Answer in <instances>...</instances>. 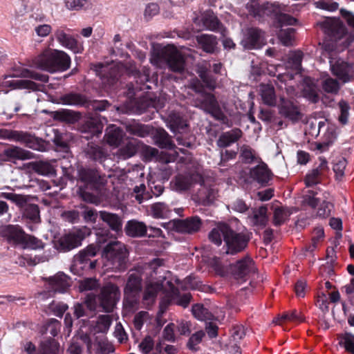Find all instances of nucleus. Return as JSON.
<instances>
[{
  "mask_svg": "<svg viewBox=\"0 0 354 354\" xmlns=\"http://www.w3.org/2000/svg\"><path fill=\"white\" fill-rule=\"evenodd\" d=\"M96 254L97 248L93 245H88L74 257L73 267L77 270H92L95 268L96 261H91V258L95 257Z\"/></svg>",
  "mask_w": 354,
  "mask_h": 354,
  "instance_id": "nucleus-13",
  "label": "nucleus"
},
{
  "mask_svg": "<svg viewBox=\"0 0 354 354\" xmlns=\"http://www.w3.org/2000/svg\"><path fill=\"white\" fill-rule=\"evenodd\" d=\"M97 309L96 295L88 294L82 303H77L74 306V315L76 318L90 317Z\"/></svg>",
  "mask_w": 354,
  "mask_h": 354,
  "instance_id": "nucleus-18",
  "label": "nucleus"
},
{
  "mask_svg": "<svg viewBox=\"0 0 354 354\" xmlns=\"http://www.w3.org/2000/svg\"><path fill=\"white\" fill-rule=\"evenodd\" d=\"M111 322L112 319L110 315H100L95 323L94 330L97 333H105L109 330Z\"/></svg>",
  "mask_w": 354,
  "mask_h": 354,
  "instance_id": "nucleus-55",
  "label": "nucleus"
},
{
  "mask_svg": "<svg viewBox=\"0 0 354 354\" xmlns=\"http://www.w3.org/2000/svg\"><path fill=\"white\" fill-rule=\"evenodd\" d=\"M81 117V113L70 109H61L54 113V118L57 120L75 123Z\"/></svg>",
  "mask_w": 354,
  "mask_h": 354,
  "instance_id": "nucleus-44",
  "label": "nucleus"
},
{
  "mask_svg": "<svg viewBox=\"0 0 354 354\" xmlns=\"http://www.w3.org/2000/svg\"><path fill=\"white\" fill-rule=\"evenodd\" d=\"M259 91L261 99L264 104L269 106H274L276 104V95L274 88L272 84H260Z\"/></svg>",
  "mask_w": 354,
  "mask_h": 354,
  "instance_id": "nucleus-42",
  "label": "nucleus"
},
{
  "mask_svg": "<svg viewBox=\"0 0 354 354\" xmlns=\"http://www.w3.org/2000/svg\"><path fill=\"white\" fill-rule=\"evenodd\" d=\"M198 74L207 88L211 90L215 88L216 79L211 74L209 68L206 66H201L198 71Z\"/></svg>",
  "mask_w": 354,
  "mask_h": 354,
  "instance_id": "nucleus-49",
  "label": "nucleus"
},
{
  "mask_svg": "<svg viewBox=\"0 0 354 354\" xmlns=\"http://www.w3.org/2000/svg\"><path fill=\"white\" fill-rule=\"evenodd\" d=\"M320 26L332 41H340L345 35L344 27L337 20L327 19Z\"/></svg>",
  "mask_w": 354,
  "mask_h": 354,
  "instance_id": "nucleus-19",
  "label": "nucleus"
},
{
  "mask_svg": "<svg viewBox=\"0 0 354 354\" xmlns=\"http://www.w3.org/2000/svg\"><path fill=\"white\" fill-rule=\"evenodd\" d=\"M250 176L261 185H266L271 179L272 173L266 163L261 162L250 169Z\"/></svg>",
  "mask_w": 354,
  "mask_h": 354,
  "instance_id": "nucleus-28",
  "label": "nucleus"
},
{
  "mask_svg": "<svg viewBox=\"0 0 354 354\" xmlns=\"http://www.w3.org/2000/svg\"><path fill=\"white\" fill-rule=\"evenodd\" d=\"M90 228L84 226L62 234L54 241V248L60 252L71 251L82 245V241L90 234Z\"/></svg>",
  "mask_w": 354,
  "mask_h": 354,
  "instance_id": "nucleus-6",
  "label": "nucleus"
},
{
  "mask_svg": "<svg viewBox=\"0 0 354 354\" xmlns=\"http://www.w3.org/2000/svg\"><path fill=\"white\" fill-rule=\"evenodd\" d=\"M194 316L200 320L210 319L212 315L202 304H196L192 308Z\"/></svg>",
  "mask_w": 354,
  "mask_h": 354,
  "instance_id": "nucleus-61",
  "label": "nucleus"
},
{
  "mask_svg": "<svg viewBox=\"0 0 354 354\" xmlns=\"http://www.w3.org/2000/svg\"><path fill=\"white\" fill-rule=\"evenodd\" d=\"M103 124L97 117L90 116L87 118L84 123L81 127L82 133H90L91 136H98L102 133Z\"/></svg>",
  "mask_w": 354,
  "mask_h": 354,
  "instance_id": "nucleus-34",
  "label": "nucleus"
},
{
  "mask_svg": "<svg viewBox=\"0 0 354 354\" xmlns=\"http://www.w3.org/2000/svg\"><path fill=\"white\" fill-rule=\"evenodd\" d=\"M339 344L343 346L346 351L354 354V335L350 333H346L339 342Z\"/></svg>",
  "mask_w": 354,
  "mask_h": 354,
  "instance_id": "nucleus-64",
  "label": "nucleus"
},
{
  "mask_svg": "<svg viewBox=\"0 0 354 354\" xmlns=\"http://www.w3.org/2000/svg\"><path fill=\"white\" fill-rule=\"evenodd\" d=\"M240 158L245 164H250L259 159L256 151L249 145H243L240 148ZM259 160H261L259 158Z\"/></svg>",
  "mask_w": 354,
  "mask_h": 354,
  "instance_id": "nucleus-50",
  "label": "nucleus"
},
{
  "mask_svg": "<svg viewBox=\"0 0 354 354\" xmlns=\"http://www.w3.org/2000/svg\"><path fill=\"white\" fill-rule=\"evenodd\" d=\"M99 216L104 223L109 225L112 231L116 233L122 231V219L118 214L107 211H100Z\"/></svg>",
  "mask_w": 354,
  "mask_h": 354,
  "instance_id": "nucleus-31",
  "label": "nucleus"
},
{
  "mask_svg": "<svg viewBox=\"0 0 354 354\" xmlns=\"http://www.w3.org/2000/svg\"><path fill=\"white\" fill-rule=\"evenodd\" d=\"M21 245L24 248L32 250L40 249L44 247V243L40 239L27 234H25L24 241L21 242Z\"/></svg>",
  "mask_w": 354,
  "mask_h": 354,
  "instance_id": "nucleus-59",
  "label": "nucleus"
},
{
  "mask_svg": "<svg viewBox=\"0 0 354 354\" xmlns=\"http://www.w3.org/2000/svg\"><path fill=\"white\" fill-rule=\"evenodd\" d=\"M120 298V291L118 286L112 283H108L101 288L100 292L96 295L97 305L106 313L113 311Z\"/></svg>",
  "mask_w": 354,
  "mask_h": 354,
  "instance_id": "nucleus-9",
  "label": "nucleus"
},
{
  "mask_svg": "<svg viewBox=\"0 0 354 354\" xmlns=\"http://www.w3.org/2000/svg\"><path fill=\"white\" fill-rule=\"evenodd\" d=\"M33 64L50 73L65 71L70 68L71 58L62 50L48 49L33 59Z\"/></svg>",
  "mask_w": 354,
  "mask_h": 354,
  "instance_id": "nucleus-1",
  "label": "nucleus"
},
{
  "mask_svg": "<svg viewBox=\"0 0 354 354\" xmlns=\"http://www.w3.org/2000/svg\"><path fill=\"white\" fill-rule=\"evenodd\" d=\"M20 77L24 78H30L43 83L48 82L49 76L48 75L41 74L27 68H24L19 75Z\"/></svg>",
  "mask_w": 354,
  "mask_h": 354,
  "instance_id": "nucleus-60",
  "label": "nucleus"
},
{
  "mask_svg": "<svg viewBox=\"0 0 354 354\" xmlns=\"http://www.w3.org/2000/svg\"><path fill=\"white\" fill-rule=\"evenodd\" d=\"M203 225V221L198 216L187 217L185 219L178 220L175 223L176 230L185 234L198 232Z\"/></svg>",
  "mask_w": 354,
  "mask_h": 354,
  "instance_id": "nucleus-22",
  "label": "nucleus"
},
{
  "mask_svg": "<svg viewBox=\"0 0 354 354\" xmlns=\"http://www.w3.org/2000/svg\"><path fill=\"white\" fill-rule=\"evenodd\" d=\"M25 234L23 229L18 225H7L0 227V235L9 242L21 245Z\"/></svg>",
  "mask_w": 354,
  "mask_h": 354,
  "instance_id": "nucleus-24",
  "label": "nucleus"
},
{
  "mask_svg": "<svg viewBox=\"0 0 354 354\" xmlns=\"http://www.w3.org/2000/svg\"><path fill=\"white\" fill-rule=\"evenodd\" d=\"M202 21L204 26L209 30L219 32L224 31L223 24L213 12H206L203 15Z\"/></svg>",
  "mask_w": 354,
  "mask_h": 354,
  "instance_id": "nucleus-41",
  "label": "nucleus"
},
{
  "mask_svg": "<svg viewBox=\"0 0 354 354\" xmlns=\"http://www.w3.org/2000/svg\"><path fill=\"white\" fill-rule=\"evenodd\" d=\"M59 348V343L55 339L49 338L41 342L37 354H57Z\"/></svg>",
  "mask_w": 354,
  "mask_h": 354,
  "instance_id": "nucleus-47",
  "label": "nucleus"
},
{
  "mask_svg": "<svg viewBox=\"0 0 354 354\" xmlns=\"http://www.w3.org/2000/svg\"><path fill=\"white\" fill-rule=\"evenodd\" d=\"M142 276L143 269L142 268L130 270L124 290V304L126 306L131 308H135L138 306L142 290Z\"/></svg>",
  "mask_w": 354,
  "mask_h": 354,
  "instance_id": "nucleus-4",
  "label": "nucleus"
},
{
  "mask_svg": "<svg viewBox=\"0 0 354 354\" xmlns=\"http://www.w3.org/2000/svg\"><path fill=\"white\" fill-rule=\"evenodd\" d=\"M0 196L10 201L21 209L24 218L35 223H38L41 221L39 206L36 204L28 203L30 198V196L12 192H2Z\"/></svg>",
  "mask_w": 354,
  "mask_h": 354,
  "instance_id": "nucleus-7",
  "label": "nucleus"
},
{
  "mask_svg": "<svg viewBox=\"0 0 354 354\" xmlns=\"http://www.w3.org/2000/svg\"><path fill=\"white\" fill-rule=\"evenodd\" d=\"M198 198L203 205H207L213 203L217 196V192L212 187H203L198 192Z\"/></svg>",
  "mask_w": 354,
  "mask_h": 354,
  "instance_id": "nucleus-51",
  "label": "nucleus"
},
{
  "mask_svg": "<svg viewBox=\"0 0 354 354\" xmlns=\"http://www.w3.org/2000/svg\"><path fill=\"white\" fill-rule=\"evenodd\" d=\"M330 68L333 74L343 82L351 81L354 76L353 64L341 59L330 62Z\"/></svg>",
  "mask_w": 354,
  "mask_h": 354,
  "instance_id": "nucleus-14",
  "label": "nucleus"
},
{
  "mask_svg": "<svg viewBox=\"0 0 354 354\" xmlns=\"http://www.w3.org/2000/svg\"><path fill=\"white\" fill-rule=\"evenodd\" d=\"M106 141L110 145L118 146L122 139V132L118 129H112L106 133Z\"/></svg>",
  "mask_w": 354,
  "mask_h": 354,
  "instance_id": "nucleus-63",
  "label": "nucleus"
},
{
  "mask_svg": "<svg viewBox=\"0 0 354 354\" xmlns=\"http://www.w3.org/2000/svg\"><path fill=\"white\" fill-rule=\"evenodd\" d=\"M2 154L7 161L24 160L32 158L31 152L16 146H11L5 149Z\"/></svg>",
  "mask_w": 354,
  "mask_h": 354,
  "instance_id": "nucleus-33",
  "label": "nucleus"
},
{
  "mask_svg": "<svg viewBox=\"0 0 354 354\" xmlns=\"http://www.w3.org/2000/svg\"><path fill=\"white\" fill-rule=\"evenodd\" d=\"M192 295L190 293L180 294L179 290L174 286L171 285L170 291L167 293L165 299L162 301L160 308H166L169 304H175L178 306L186 308L191 301Z\"/></svg>",
  "mask_w": 354,
  "mask_h": 354,
  "instance_id": "nucleus-16",
  "label": "nucleus"
},
{
  "mask_svg": "<svg viewBox=\"0 0 354 354\" xmlns=\"http://www.w3.org/2000/svg\"><path fill=\"white\" fill-rule=\"evenodd\" d=\"M80 207L83 209L80 215L82 216L84 221L87 223H95L99 212L95 209L85 205H80Z\"/></svg>",
  "mask_w": 354,
  "mask_h": 354,
  "instance_id": "nucleus-56",
  "label": "nucleus"
},
{
  "mask_svg": "<svg viewBox=\"0 0 354 354\" xmlns=\"http://www.w3.org/2000/svg\"><path fill=\"white\" fill-rule=\"evenodd\" d=\"M250 240L247 232H237L230 227L225 239L227 246L226 254L234 255L243 251Z\"/></svg>",
  "mask_w": 354,
  "mask_h": 354,
  "instance_id": "nucleus-11",
  "label": "nucleus"
},
{
  "mask_svg": "<svg viewBox=\"0 0 354 354\" xmlns=\"http://www.w3.org/2000/svg\"><path fill=\"white\" fill-rule=\"evenodd\" d=\"M168 127L172 131L178 129H183L185 126V121L179 113L171 111L167 118Z\"/></svg>",
  "mask_w": 354,
  "mask_h": 354,
  "instance_id": "nucleus-48",
  "label": "nucleus"
},
{
  "mask_svg": "<svg viewBox=\"0 0 354 354\" xmlns=\"http://www.w3.org/2000/svg\"><path fill=\"white\" fill-rule=\"evenodd\" d=\"M79 196L85 202L98 205L100 203V198L94 193H91L85 188L80 187L79 188Z\"/></svg>",
  "mask_w": 354,
  "mask_h": 354,
  "instance_id": "nucleus-62",
  "label": "nucleus"
},
{
  "mask_svg": "<svg viewBox=\"0 0 354 354\" xmlns=\"http://www.w3.org/2000/svg\"><path fill=\"white\" fill-rule=\"evenodd\" d=\"M194 174H178L170 182L172 190L178 192H184L189 190L195 183Z\"/></svg>",
  "mask_w": 354,
  "mask_h": 354,
  "instance_id": "nucleus-25",
  "label": "nucleus"
},
{
  "mask_svg": "<svg viewBox=\"0 0 354 354\" xmlns=\"http://www.w3.org/2000/svg\"><path fill=\"white\" fill-rule=\"evenodd\" d=\"M0 137L10 140L21 142L26 147L33 150L44 151L46 150V142L28 133L15 130L1 129Z\"/></svg>",
  "mask_w": 354,
  "mask_h": 354,
  "instance_id": "nucleus-8",
  "label": "nucleus"
},
{
  "mask_svg": "<svg viewBox=\"0 0 354 354\" xmlns=\"http://www.w3.org/2000/svg\"><path fill=\"white\" fill-rule=\"evenodd\" d=\"M162 288V286L159 283H150L147 286L142 297V303L147 308L154 304L157 294Z\"/></svg>",
  "mask_w": 354,
  "mask_h": 354,
  "instance_id": "nucleus-36",
  "label": "nucleus"
},
{
  "mask_svg": "<svg viewBox=\"0 0 354 354\" xmlns=\"http://www.w3.org/2000/svg\"><path fill=\"white\" fill-rule=\"evenodd\" d=\"M88 98L82 93L69 92L61 95L59 102L64 105L86 108Z\"/></svg>",
  "mask_w": 354,
  "mask_h": 354,
  "instance_id": "nucleus-29",
  "label": "nucleus"
},
{
  "mask_svg": "<svg viewBox=\"0 0 354 354\" xmlns=\"http://www.w3.org/2000/svg\"><path fill=\"white\" fill-rule=\"evenodd\" d=\"M264 43L263 32L257 28L248 29L241 41L244 48L248 49L261 48Z\"/></svg>",
  "mask_w": 354,
  "mask_h": 354,
  "instance_id": "nucleus-21",
  "label": "nucleus"
},
{
  "mask_svg": "<svg viewBox=\"0 0 354 354\" xmlns=\"http://www.w3.org/2000/svg\"><path fill=\"white\" fill-rule=\"evenodd\" d=\"M319 160V165L313 168L305 176L304 182L306 187H312L319 183L322 178L325 176L329 170L325 158L320 157Z\"/></svg>",
  "mask_w": 354,
  "mask_h": 354,
  "instance_id": "nucleus-20",
  "label": "nucleus"
},
{
  "mask_svg": "<svg viewBox=\"0 0 354 354\" xmlns=\"http://www.w3.org/2000/svg\"><path fill=\"white\" fill-rule=\"evenodd\" d=\"M2 86L10 87L12 89H29L37 91H41L44 85L29 80H8V77H6L2 82Z\"/></svg>",
  "mask_w": 354,
  "mask_h": 354,
  "instance_id": "nucleus-26",
  "label": "nucleus"
},
{
  "mask_svg": "<svg viewBox=\"0 0 354 354\" xmlns=\"http://www.w3.org/2000/svg\"><path fill=\"white\" fill-rule=\"evenodd\" d=\"M194 105L210 114L215 120L221 123L231 126L229 118L224 114L216 97L210 93H205L194 99Z\"/></svg>",
  "mask_w": 354,
  "mask_h": 354,
  "instance_id": "nucleus-5",
  "label": "nucleus"
},
{
  "mask_svg": "<svg viewBox=\"0 0 354 354\" xmlns=\"http://www.w3.org/2000/svg\"><path fill=\"white\" fill-rule=\"evenodd\" d=\"M70 286V278L63 272H58L49 277L45 283V288L50 293L65 292Z\"/></svg>",
  "mask_w": 354,
  "mask_h": 354,
  "instance_id": "nucleus-17",
  "label": "nucleus"
},
{
  "mask_svg": "<svg viewBox=\"0 0 354 354\" xmlns=\"http://www.w3.org/2000/svg\"><path fill=\"white\" fill-rule=\"evenodd\" d=\"M105 266L114 271H124L129 261V251L126 245L118 241H110L104 248Z\"/></svg>",
  "mask_w": 354,
  "mask_h": 354,
  "instance_id": "nucleus-2",
  "label": "nucleus"
},
{
  "mask_svg": "<svg viewBox=\"0 0 354 354\" xmlns=\"http://www.w3.org/2000/svg\"><path fill=\"white\" fill-rule=\"evenodd\" d=\"M153 138L156 144L160 148L172 149L175 146L171 141L170 136L162 128L156 129Z\"/></svg>",
  "mask_w": 354,
  "mask_h": 354,
  "instance_id": "nucleus-40",
  "label": "nucleus"
},
{
  "mask_svg": "<svg viewBox=\"0 0 354 354\" xmlns=\"http://www.w3.org/2000/svg\"><path fill=\"white\" fill-rule=\"evenodd\" d=\"M247 9L250 15L261 19L264 16H270L276 19L277 15L281 11H286V7L277 2H266L260 5L258 3H248Z\"/></svg>",
  "mask_w": 354,
  "mask_h": 354,
  "instance_id": "nucleus-12",
  "label": "nucleus"
},
{
  "mask_svg": "<svg viewBox=\"0 0 354 354\" xmlns=\"http://www.w3.org/2000/svg\"><path fill=\"white\" fill-rule=\"evenodd\" d=\"M126 130L131 135L144 138L150 134L152 128L149 125L133 122L126 126Z\"/></svg>",
  "mask_w": 354,
  "mask_h": 354,
  "instance_id": "nucleus-45",
  "label": "nucleus"
},
{
  "mask_svg": "<svg viewBox=\"0 0 354 354\" xmlns=\"http://www.w3.org/2000/svg\"><path fill=\"white\" fill-rule=\"evenodd\" d=\"M149 73L147 71H145L143 73H137L135 75L136 79L135 84L131 83V87L129 88L131 93H135L138 91H142L150 89L151 87L147 84L149 81Z\"/></svg>",
  "mask_w": 354,
  "mask_h": 354,
  "instance_id": "nucleus-43",
  "label": "nucleus"
},
{
  "mask_svg": "<svg viewBox=\"0 0 354 354\" xmlns=\"http://www.w3.org/2000/svg\"><path fill=\"white\" fill-rule=\"evenodd\" d=\"M267 212L268 208L266 206H261L259 208L252 209L248 218L253 226L263 229L268 222Z\"/></svg>",
  "mask_w": 354,
  "mask_h": 354,
  "instance_id": "nucleus-30",
  "label": "nucleus"
},
{
  "mask_svg": "<svg viewBox=\"0 0 354 354\" xmlns=\"http://www.w3.org/2000/svg\"><path fill=\"white\" fill-rule=\"evenodd\" d=\"M78 178L84 183L86 188H90L96 193H101L106 183V176L94 168L81 167L78 169Z\"/></svg>",
  "mask_w": 354,
  "mask_h": 354,
  "instance_id": "nucleus-10",
  "label": "nucleus"
},
{
  "mask_svg": "<svg viewBox=\"0 0 354 354\" xmlns=\"http://www.w3.org/2000/svg\"><path fill=\"white\" fill-rule=\"evenodd\" d=\"M205 335V334L203 330H198L192 334L187 343V347L193 352L198 351L200 349L198 345Z\"/></svg>",
  "mask_w": 354,
  "mask_h": 354,
  "instance_id": "nucleus-57",
  "label": "nucleus"
},
{
  "mask_svg": "<svg viewBox=\"0 0 354 354\" xmlns=\"http://www.w3.org/2000/svg\"><path fill=\"white\" fill-rule=\"evenodd\" d=\"M96 354H110L114 352L115 348L111 342L103 337L96 338Z\"/></svg>",
  "mask_w": 354,
  "mask_h": 354,
  "instance_id": "nucleus-53",
  "label": "nucleus"
},
{
  "mask_svg": "<svg viewBox=\"0 0 354 354\" xmlns=\"http://www.w3.org/2000/svg\"><path fill=\"white\" fill-rule=\"evenodd\" d=\"M231 272L236 279H244L251 274L256 272L257 268L254 261L249 257H245L231 265Z\"/></svg>",
  "mask_w": 354,
  "mask_h": 354,
  "instance_id": "nucleus-15",
  "label": "nucleus"
},
{
  "mask_svg": "<svg viewBox=\"0 0 354 354\" xmlns=\"http://www.w3.org/2000/svg\"><path fill=\"white\" fill-rule=\"evenodd\" d=\"M324 236V232L323 228L319 227L315 228L311 239V243L308 246H306V251L313 253L318 247L319 243L323 241Z\"/></svg>",
  "mask_w": 354,
  "mask_h": 354,
  "instance_id": "nucleus-52",
  "label": "nucleus"
},
{
  "mask_svg": "<svg viewBox=\"0 0 354 354\" xmlns=\"http://www.w3.org/2000/svg\"><path fill=\"white\" fill-rule=\"evenodd\" d=\"M125 231L129 236L140 237L146 235L147 226L143 222L131 220L127 222Z\"/></svg>",
  "mask_w": 354,
  "mask_h": 354,
  "instance_id": "nucleus-39",
  "label": "nucleus"
},
{
  "mask_svg": "<svg viewBox=\"0 0 354 354\" xmlns=\"http://www.w3.org/2000/svg\"><path fill=\"white\" fill-rule=\"evenodd\" d=\"M243 136V131L239 128L222 133L216 141L218 147L225 148L237 142Z\"/></svg>",
  "mask_w": 354,
  "mask_h": 354,
  "instance_id": "nucleus-32",
  "label": "nucleus"
},
{
  "mask_svg": "<svg viewBox=\"0 0 354 354\" xmlns=\"http://www.w3.org/2000/svg\"><path fill=\"white\" fill-rule=\"evenodd\" d=\"M56 39L65 48L70 49L74 53H81L83 46L78 42L72 35L65 32L62 28H59L55 32Z\"/></svg>",
  "mask_w": 354,
  "mask_h": 354,
  "instance_id": "nucleus-23",
  "label": "nucleus"
},
{
  "mask_svg": "<svg viewBox=\"0 0 354 354\" xmlns=\"http://www.w3.org/2000/svg\"><path fill=\"white\" fill-rule=\"evenodd\" d=\"M199 47L205 52L212 54L218 44L216 37L213 35L203 34L196 38Z\"/></svg>",
  "mask_w": 354,
  "mask_h": 354,
  "instance_id": "nucleus-37",
  "label": "nucleus"
},
{
  "mask_svg": "<svg viewBox=\"0 0 354 354\" xmlns=\"http://www.w3.org/2000/svg\"><path fill=\"white\" fill-rule=\"evenodd\" d=\"M151 215L156 218H164L169 216L171 209L167 204L162 202L155 203L150 207Z\"/></svg>",
  "mask_w": 354,
  "mask_h": 354,
  "instance_id": "nucleus-46",
  "label": "nucleus"
},
{
  "mask_svg": "<svg viewBox=\"0 0 354 354\" xmlns=\"http://www.w3.org/2000/svg\"><path fill=\"white\" fill-rule=\"evenodd\" d=\"M111 106V103L106 100H90L88 98V103L86 105V109L88 111H93L95 113L102 112L108 109Z\"/></svg>",
  "mask_w": 354,
  "mask_h": 354,
  "instance_id": "nucleus-54",
  "label": "nucleus"
},
{
  "mask_svg": "<svg viewBox=\"0 0 354 354\" xmlns=\"http://www.w3.org/2000/svg\"><path fill=\"white\" fill-rule=\"evenodd\" d=\"M279 114L292 121L299 119L300 113L297 105L290 100L281 97L279 105Z\"/></svg>",
  "mask_w": 354,
  "mask_h": 354,
  "instance_id": "nucleus-27",
  "label": "nucleus"
},
{
  "mask_svg": "<svg viewBox=\"0 0 354 354\" xmlns=\"http://www.w3.org/2000/svg\"><path fill=\"white\" fill-rule=\"evenodd\" d=\"M84 153L88 158L94 161L102 162L106 159V153L104 149L92 142L87 144V146L84 148Z\"/></svg>",
  "mask_w": 354,
  "mask_h": 354,
  "instance_id": "nucleus-38",
  "label": "nucleus"
},
{
  "mask_svg": "<svg viewBox=\"0 0 354 354\" xmlns=\"http://www.w3.org/2000/svg\"><path fill=\"white\" fill-rule=\"evenodd\" d=\"M290 212L287 208L278 207L274 209L273 216V223L275 226H279L285 222Z\"/></svg>",
  "mask_w": 354,
  "mask_h": 354,
  "instance_id": "nucleus-58",
  "label": "nucleus"
},
{
  "mask_svg": "<svg viewBox=\"0 0 354 354\" xmlns=\"http://www.w3.org/2000/svg\"><path fill=\"white\" fill-rule=\"evenodd\" d=\"M151 62L157 66L167 64L172 71L176 73H181L185 68L184 57L174 45H167L154 50Z\"/></svg>",
  "mask_w": 354,
  "mask_h": 354,
  "instance_id": "nucleus-3",
  "label": "nucleus"
},
{
  "mask_svg": "<svg viewBox=\"0 0 354 354\" xmlns=\"http://www.w3.org/2000/svg\"><path fill=\"white\" fill-rule=\"evenodd\" d=\"M229 228L230 225L226 223H218L209 233V239L210 240L211 242L214 243L217 245H221L223 239L225 242Z\"/></svg>",
  "mask_w": 354,
  "mask_h": 354,
  "instance_id": "nucleus-35",
  "label": "nucleus"
}]
</instances>
